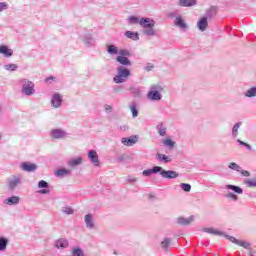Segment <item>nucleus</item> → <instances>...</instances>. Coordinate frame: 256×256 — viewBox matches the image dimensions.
I'll return each instance as SVG.
<instances>
[{
    "instance_id": "obj_1",
    "label": "nucleus",
    "mask_w": 256,
    "mask_h": 256,
    "mask_svg": "<svg viewBox=\"0 0 256 256\" xmlns=\"http://www.w3.org/2000/svg\"><path fill=\"white\" fill-rule=\"evenodd\" d=\"M202 231L204 233H208L210 235H216L218 237H225V239H227L231 243H234V245H238V247H243V249H249V247H250L249 242H247L245 240H239L233 236H229V235L225 234V232L219 231L215 228H203Z\"/></svg>"
},
{
    "instance_id": "obj_2",
    "label": "nucleus",
    "mask_w": 256,
    "mask_h": 256,
    "mask_svg": "<svg viewBox=\"0 0 256 256\" xmlns=\"http://www.w3.org/2000/svg\"><path fill=\"white\" fill-rule=\"evenodd\" d=\"M140 27H142V33L146 37H155L157 32L155 31V20L153 18L142 17L139 21Z\"/></svg>"
},
{
    "instance_id": "obj_3",
    "label": "nucleus",
    "mask_w": 256,
    "mask_h": 256,
    "mask_svg": "<svg viewBox=\"0 0 256 256\" xmlns=\"http://www.w3.org/2000/svg\"><path fill=\"white\" fill-rule=\"evenodd\" d=\"M131 76V70L124 66H119L117 68V75L113 77L114 83L121 84L125 83L127 79Z\"/></svg>"
},
{
    "instance_id": "obj_4",
    "label": "nucleus",
    "mask_w": 256,
    "mask_h": 256,
    "mask_svg": "<svg viewBox=\"0 0 256 256\" xmlns=\"http://www.w3.org/2000/svg\"><path fill=\"white\" fill-rule=\"evenodd\" d=\"M20 85L22 95H25L26 97L35 95V83H33V81L29 79H22L20 81Z\"/></svg>"
},
{
    "instance_id": "obj_5",
    "label": "nucleus",
    "mask_w": 256,
    "mask_h": 256,
    "mask_svg": "<svg viewBox=\"0 0 256 256\" xmlns=\"http://www.w3.org/2000/svg\"><path fill=\"white\" fill-rule=\"evenodd\" d=\"M163 91V88L161 85H153L150 88V91L147 94V98L150 101H161L163 99V95H161V92Z\"/></svg>"
},
{
    "instance_id": "obj_6",
    "label": "nucleus",
    "mask_w": 256,
    "mask_h": 256,
    "mask_svg": "<svg viewBox=\"0 0 256 256\" xmlns=\"http://www.w3.org/2000/svg\"><path fill=\"white\" fill-rule=\"evenodd\" d=\"M20 185H23V178L21 175H12L7 180V187L9 191H15Z\"/></svg>"
},
{
    "instance_id": "obj_7",
    "label": "nucleus",
    "mask_w": 256,
    "mask_h": 256,
    "mask_svg": "<svg viewBox=\"0 0 256 256\" xmlns=\"http://www.w3.org/2000/svg\"><path fill=\"white\" fill-rule=\"evenodd\" d=\"M228 167L232 171H237L238 173H241V175L243 177H250V175H251V173L249 171L244 170L243 168H241V166H239V164H237L235 162L229 163Z\"/></svg>"
},
{
    "instance_id": "obj_8",
    "label": "nucleus",
    "mask_w": 256,
    "mask_h": 256,
    "mask_svg": "<svg viewBox=\"0 0 256 256\" xmlns=\"http://www.w3.org/2000/svg\"><path fill=\"white\" fill-rule=\"evenodd\" d=\"M51 105L54 109H59L63 105V96L59 93H54L51 99Z\"/></svg>"
},
{
    "instance_id": "obj_9",
    "label": "nucleus",
    "mask_w": 256,
    "mask_h": 256,
    "mask_svg": "<svg viewBox=\"0 0 256 256\" xmlns=\"http://www.w3.org/2000/svg\"><path fill=\"white\" fill-rule=\"evenodd\" d=\"M50 136L52 139H65V137H67V132L63 129L56 128L50 131Z\"/></svg>"
},
{
    "instance_id": "obj_10",
    "label": "nucleus",
    "mask_w": 256,
    "mask_h": 256,
    "mask_svg": "<svg viewBox=\"0 0 256 256\" xmlns=\"http://www.w3.org/2000/svg\"><path fill=\"white\" fill-rule=\"evenodd\" d=\"M88 159L90 160V162L92 163V165L94 167H99V165H101V163L99 161V155L97 154V151H95V150L88 151Z\"/></svg>"
},
{
    "instance_id": "obj_11",
    "label": "nucleus",
    "mask_w": 256,
    "mask_h": 256,
    "mask_svg": "<svg viewBox=\"0 0 256 256\" xmlns=\"http://www.w3.org/2000/svg\"><path fill=\"white\" fill-rule=\"evenodd\" d=\"M38 188L41 189L38 191L40 195H49V193H51V191L49 190V183L45 180H40L38 182Z\"/></svg>"
},
{
    "instance_id": "obj_12",
    "label": "nucleus",
    "mask_w": 256,
    "mask_h": 256,
    "mask_svg": "<svg viewBox=\"0 0 256 256\" xmlns=\"http://www.w3.org/2000/svg\"><path fill=\"white\" fill-rule=\"evenodd\" d=\"M174 25L182 31H187V29H189V26L187 25V23H185V20L181 16L175 17Z\"/></svg>"
},
{
    "instance_id": "obj_13",
    "label": "nucleus",
    "mask_w": 256,
    "mask_h": 256,
    "mask_svg": "<svg viewBox=\"0 0 256 256\" xmlns=\"http://www.w3.org/2000/svg\"><path fill=\"white\" fill-rule=\"evenodd\" d=\"M20 169L26 171V173H33V171H37V165L30 162H23L20 165Z\"/></svg>"
},
{
    "instance_id": "obj_14",
    "label": "nucleus",
    "mask_w": 256,
    "mask_h": 256,
    "mask_svg": "<svg viewBox=\"0 0 256 256\" xmlns=\"http://www.w3.org/2000/svg\"><path fill=\"white\" fill-rule=\"evenodd\" d=\"M82 41L85 47H93L95 45V38L91 34H84Z\"/></svg>"
},
{
    "instance_id": "obj_15",
    "label": "nucleus",
    "mask_w": 256,
    "mask_h": 256,
    "mask_svg": "<svg viewBox=\"0 0 256 256\" xmlns=\"http://www.w3.org/2000/svg\"><path fill=\"white\" fill-rule=\"evenodd\" d=\"M179 177V173L174 170H164L162 171V178L163 179H177Z\"/></svg>"
},
{
    "instance_id": "obj_16",
    "label": "nucleus",
    "mask_w": 256,
    "mask_h": 256,
    "mask_svg": "<svg viewBox=\"0 0 256 256\" xmlns=\"http://www.w3.org/2000/svg\"><path fill=\"white\" fill-rule=\"evenodd\" d=\"M21 201V197L19 196H11L6 198L3 203L4 205H9V206H13V205H19Z\"/></svg>"
},
{
    "instance_id": "obj_17",
    "label": "nucleus",
    "mask_w": 256,
    "mask_h": 256,
    "mask_svg": "<svg viewBox=\"0 0 256 256\" xmlns=\"http://www.w3.org/2000/svg\"><path fill=\"white\" fill-rule=\"evenodd\" d=\"M0 55L3 57H13V49H10L7 45H0Z\"/></svg>"
},
{
    "instance_id": "obj_18",
    "label": "nucleus",
    "mask_w": 256,
    "mask_h": 256,
    "mask_svg": "<svg viewBox=\"0 0 256 256\" xmlns=\"http://www.w3.org/2000/svg\"><path fill=\"white\" fill-rule=\"evenodd\" d=\"M138 139L139 138L137 136L122 138L121 143H123L126 147H132V145H135V143H137Z\"/></svg>"
},
{
    "instance_id": "obj_19",
    "label": "nucleus",
    "mask_w": 256,
    "mask_h": 256,
    "mask_svg": "<svg viewBox=\"0 0 256 256\" xmlns=\"http://www.w3.org/2000/svg\"><path fill=\"white\" fill-rule=\"evenodd\" d=\"M84 222L87 229H93L95 227V221L93 220V214H86L84 216Z\"/></svg>"
},
{
    "instance_id": "obj_20",
    "label": "nucleus",
    "mask_w": 256,
    "mask_h": 256,
    "mask_svg": "<svg viewBox=\"0 0 256 256\" xmlns=\"http://www.w3.org/2000/svg\"><path fill=\"white\" fill-rule=\"evenodd\" d=\"M81 163H83V158L76 157V158L69 159L67 161V166L71 167L73 169L75 167H79V165H81Z\"/></svg>"
},
{
    "instance_id": "obj_21",
    "label": "nucleus",
    "mask_w": 256,
    "mask_h": 256,
    "mask_svg": "<svg viewBox=\"0 0 256 256\" xmlns=\"http://www.w3.org/2000/svg\"><path fill=\"white\" fill-rule=\"evenodd\" d=\"M116 62L122 65V67H131L132 63L131 60L127 57L123 56H117L116 57Z\"/></svg>"
},
{
    "instance_id": "obj_22",
    "label": "nucleus",
    "mask_w": 256,
    "mask_h": 256,
    "mask_svg": "<svg viewBox=\"0 0 256 256\" xmlns=\"http://www.w3.org/2000/svg\"><path fill=\"white\" fill-rule=\"evenodd\" d=\"M56 249H67L69 247V241L65 238H60L55 242Z\"/></svg>"
},
{
    "instance_id": "obj_23",
    "label": "nucleus",
    "mask_w": 256,
    "mask_h": 256,
    "mask_svg": "<svg viewBox=\"0 0 256 256\" xmlns=\"http://www.w3.org/2000/svg\"><path fill=\"white\" fill-rule=\"evenodd\" d=\"M208 25H209V23L207 22V17H202L197 22V27H198L199 31H202V32L207 31Z\"/></svg>"
},
{
    "instance_id": "obj_24",
    "label": "nucleus",
    "mask_w": 256,
    "mask_h": 256,
    "mask_svg": "<svg viewBox=\"0 0 256 256\" xmlns=\"http://www.w3.org/2000/svg\"><path fill=\"white\" fill-rule=\"evenodd\" d=\"M178 5L180 7H195L197 0H179Z\"/></svg>"
},
{
    "instance_id": "obj_25",
    "label": "nucleus",
    "mask_w": 256,
    "mask_h": 256,
    "mask_svg": "<svg viewBox=\"0 0 256 256\" xmlns=\"http://www.w3.org/2000/svg\"><path fill=\"white\" fill-rule=\"evenodd\" d=\"M124 36L127 39H131V41H139V32H134V31H126L124 33Z\"/></svg>"
},
{
    "instance_id": "obj_26",
    "label": "nucleus",
    "mask_w": 256,
    "mask_h": 256,
    "mask_svg": "<svg viewBox=\"0 0 256 256\" xmlns=\"http://www.w3.org/2000/svg\"><path fill=\"white\" fill-rule=\"evenodd\" d=\"M193 216H190L189 218H185V217H179L177 219V223L178 225H183V226H187V225H191V223H193Z\"/></svg>"
},
{
    "instance_id": "obj_27",
    "label": "nucleus",
    "mask_w": 256,
    "mask_h": 256,
    "mask_svg": "<svg viewBox=\"0 0 256 256\" xmlns=\"http://www.w3.org/2000/svg\"><path fill=\"white\" fill-rule=\"evenodd\" d=\"M225 189L233 191L237 195H243V188H241L239 186H235L233 184H228V185L225 186Z\"/></svg>"
},
{
    "instance_id": "obj_28",
    "label": "nucleus",
    "mask_w": 256,
    "mask_h": 256,
    "mask_svg": "<svg viewBox=\"0 0 256 256\" xmlns=\"http://www.w3.org/2000/svg\"><path fill=\"white\" fill-rule=\"evenodd\" d=\"M156 159L160 161V163H171L172 161L171 157L161 153L156 154Z\"/></svg>"
},
{
    "instance_id": "obj_29",
    "label": "nucleus",
    "mask_w": 256,
    "mask_h": 256,
    "mask_svg": "<svg viewBox=\"0 0 256 256\" xmlns=\"http://www.w3.org/2000/svg\"><path fill=\"white\" fill-rule=\"evenodd\" d=\"M156 129L158 131V135L160 137H166L167 136V127L163 123H160L156 126Z\"/></svg>"
},
{
    "instance_id": "obj_30",
    "label": "nucleus",
    "mask_w": 256,
    "mask_h": 256,
    "mask_svg": "<svg viewBox=\"0 0 256 256\" xmlns=\"http://www.w3.org/2000/svg\"><path fill=\"white\" fill-rule=\"evenodd\" d=\"M241 125H243V122H237L236 124H234V126L232 127V137L234 139H237L238 135H239V129L241 128Z\"/></svg>"
},
{
    "instance_id": "obj_31",
    "label": "nucleus",
    "mask_w": 256,
    "mask_h": 256,
    "mask_svg": "<svg viewBox=\"0 0 256 256\" xmlns=\"http://www.w3.org/2000/svg\"><path fill=\"white\" fill-rule=\"evenodd\" d=\"M56 177H65L67 175H71V170L66 168H60L55 172Z\"/></svg>"
},
{
    "instance_id": "obj_32",
    "label": "nucleus",
    "mask_w": 256,
    "mask_h": 256,
    "mask_svg": "<svg viewBox=\"0 0 256 256\" xmlns=\"http://www.w3.org/2000/svg\"><path fill=\"white\" fill-rule=\"evenodd\" d=\"M7 245H9V239L6 237H0V252L7 251Z\"/></svg>"
},
{
    "instance_id": "obj_33",
    "label": "nucleus",
    "mask_w": 256,
    "mask_h": 256,
    "mask_svg": "<svg viewBox=\"0 0 256 256\" xmlns=\"http://www.w3.org/2000/svg\"><path fill=\"white\" fill-rule=\"evenodd\" d=\"M217 15V7L211 6L207 11H206V18L207 19H213Z\"/></svg>"
},
{
    "instance_id": "obj_34",
    "label": "nucleus",
    "mask_w": 256,
    "mask_h": 256,
    "mask_svg": "<svg viewBox=\"0 0 256 256\" xmlns=\"http://www.w3.org/2000/svg\"><path fill=\"white\" fill-rule=\"evenodd\" d=\"M129 109L132 113L133 119L139 117V110L137 109V104L135 102H132L129 106Z\"/></svg>"
},
{
    "instance_id": "obj_35",
    "label": "nucleus",
    "mask_w": 256,
    "mask_h": 256,
    "mask_svg": "<svg viewBox=\"0 0 256 256\" xmlns=\"http://www.w3.org/2000/svg\"><path fill=\"white\" fill-rule=\"evenodd\" d=\"M107 53L109 55H117L119 54V48L113 44L107 46Z\"/></svg>"
},
{
    "instance_id": "obj_36",
    "label": "nucleus",
    "mask_w": 256,
    "mask_h": 256,
    "mask_svg": "<svg viewBox=\"0 0 256 256\" xmlns=\"http://www.w3.org/2000/svg\"><path fill=\"white\" fill-rule=\"evenodd\" d=\"M245 97L253 98L256 97V86L249 88L244 93Z\"/></svg>"
},
{
    "instance_id": "obj_37",
    "label": "nucleus",
    "mask_w": 256,
    "mask_h": 256,
    "mask_svg": "<svg viewBox=\"0 0 256 256\" xmlns=\"http://www.w3.org/2000/svg\"><path fill=\"white\" fill-rule=\"evenodd\" d=\"M72 256H85V252H83V249L79 247H73Z\"/></svg>"
},
{
    "instance_id": "obj_38",
    "label": "nucleus",
    "mask_w": 256,
    "mask_h": 256,
    "mask_svg": "<svg viewBox=\"0 0 256 256\" xmlns=\"http://www.w3.org/2000/svg\"><path fill=\"white\" fill-rule=\"evenodd\" d=\"M164 147H168L169 149H173L175 147V141L172 139H165L162 141Z\"/></svg>"
},
{
    "instance_id": "obj_39",
    "label": "nucleus",
    "mask_w": 256,
    "mask_h": 256,
    "mask_svg": "<svg viewBox=\"0 0 256 256\" xmlns=\"http://www.w3.org/2000/svg\"><path fill=\"white\" fill-rule=\"evenodd\" d=\"M118 57H131V51L128 49H120L118 50Z\"/></svg>"
},
{
    "instance_id": "obj_40",
    "label": "nucleus",
    "mask_w": 256,
    "mask_h": 256,
    "mask_svg": "<svg viewBox=\"0 0 256 256\" xmlns=\"http://www.w3.org/2000/svg\"><path fill=\"white\" fill-rule=\"evenodd\" d=\"M4 69L5 71H17V69H19V66L17 64L10 63L4 65Z\"/></svg>"
},
{
    "instance_id": "obj_41",
    "label": "nucleus",
    "mask_w": 256,
    "mask_h": 256,
    "mask_svg": "<svg viewBox=\"0 0 256 256\" xmlns=\"http://www.w3.org/2000/svg\"><path fill=\"white\" fill-rule=\"evenodd\" d=\"M169 245H171V238H165L161 242V247L162 249H164V251H167V249H169Z\"/></svg>"
},
{
    "instance_id": "obj_42",
    "label": "nucleus",
    "mask_w": 256,
    "mask_h": 256,
    "mask_svg": "<svg viewBox=\"0 0 256 256\" xmlns=\"http://www.w3.org/2000/svg\"><path fill=\"white\" fill-rule=\"evenodd\" d=\"M62 213H65V215H73V213H75V210H73V208H71L70 206H64L61 209Z\"/></svg>"
},
{
    "instance_id": "obj_43",
    "label": "nucleus",
    "mask_w": 256,
    "mask_h": 256,
    "mask_svg": "<svg viewBox=\"0 0 256 256\" xmlns=\"http://www.w3.org/2000/svg\"><path fill=\"white\" fill-rule=\"evenodd\" d=\"M140 21L141 19H139L137 16H130L128 18V23H130V25H137Z\"/></svg>"
},
{
    "instance_id": "obj_44",
    "label": "nucleus",
    "mask_w": 256,
    "mask_h": 256,
    "mask_svg": "<svg viewBox=\"0 0 256 256\" xmlns=\"http://www.w3.org/2000/svg\"><path fill=\"white\" fill-rule=\"evenodd\" d=\"M226 199H232L233 201H239V197L237 196V194L233 193V192H228L225 195Z\"/></svg>"
},
{
    "instance_id": "obj_45",
    "label": "nucleus",
    "mask_w": 256,
    "mask_h": 256,
    "mask_svg": "<svg viewBox=\"0 0 256 256\" xmlns=\"http://www.w3.org/2000/svg\"><path fill=\"white\" fill-rule=\"evenodd\" d=\"M180 187L185 193H189L191 191V184L181 183Z\"/></svg>"
},
{
    "instance_id": "obj_46",
    "label": "nucleus",
    "mask_w": 256,
    "mask_h": 256,
    "mask_svg": "<svg viewBox=\"0 0 256 256\" xmlns=\"http://www.w3.org/2000/svg\"><path fill=\"white\" fill-rule=\"evenodd\" d=\"M165 169H163V167L161 166H154L152 168V174L156 175V173H160V175L162 176V171H164Z\"/></svg>"
},
{
    "instance_id": "obj_47",
    "label": "nucleus",
    "mask_w": 256,
    "mask_h": 256,
    "mask_svg": "<svg viewBox=\"0 0 256 256\" xmlns=\"http://www.w3.org/2000/svg\"><path fill=\"white\" fill-rule=\"evenodd\" d=\"M7 9H9V4L7 2H0V13L7 11Z\"/></svg>"
},
{
    "instance_id": "obj_48",
    "label": "nucleus",
    "mask_w": 256,
    "mask_h": 256,
    "mask_svg": "<svg viewBox=\"0 0 256 256\" xmlns=\"http://www.w3.org/2000/svg\"><path fill=\"white\" fill-rule=\"evenodd\" d=\"M245 185H247V187H256V179L246 180Z\"/></svg>"
},
{
    "instance_id": "obj_49",
    "label": "nucleus",
    "mask_w": 256,
    "mask_h": 256,
    "mask_svg": "<svg viewBox=\"0 0 256 256\" xmlns=\"http://www.w3.org/2000/svg\"><path fill=\"white\" fill-rule=\"evenodd\" d=\"M142 175H143L144 177H151V175H153V170H152V168H151V169H146V170H144V171L142 172Z\"/></svg>"
},
{
    "instance_id": "obj_50",
    "label": "nucleus",
    "mask_w": 256,
    "mask_h": 256,
    "mask_svg": "<svg viewBox=\"0 0 256 256\" xmlns=\"http://www.w3.org/2000/svg\"><path fill=\"white\" fill-rule=\"evenodd\" d=\"M153 69H155V65L148 63L145 67H144V71H153Z\"/></svg>"
},
{
    "instance_id": "obj_51",
    "label": "nucleus",
    "mask_w": 256,
    "mask_h": 256,
    "mask_svg": "<svg viewBox=\"0 0 256 256\" xmlns=\"http://www.w3.org/2000/svg\"><path fill=\"white\" fill-rule=\"evenodd\" d=\"M55 76H50L48 78L45 79V83H53V81H55Z\"/></svg>"
},
{
    "instance_id": "obj_52",
    "label": "nucleus",
    "mask_w": 256,
    "mask_h": 256,
    "mask_svg": "<svg viewBox=\"0 0 256 256\" xmlns=\"http://www.w3.org/2000/svg\"><path fill=\"white\" fill-rule=\"evenodd\" d=\"M249 247L248 248H244V249H247V251H249V255L250 256H255V251H253L252 249H251V243H249Z\"/></svg>"
},
{
    "instance_id": "obj_53",
    "label": "nucleus",
    "mask_w": 256,
    "mask_h": 256,
    "mask_svg": "<svg viewBox=\"0 0 256 256\" xmlns=\"http://www.w3.org/2000/svg\"><path fill=\"white\" fill-rule=\"evenodd\" d=\"M236 141H237V143H238L239 145H241L242 147H245V145H247L246 142H244V141H242V140H240V139H237Z\"/></svg>"
},
{
    "instance_id": "obj_54",
    "label": "nucleus",
    "mask_w": 256,
    "mask_h": 256,
    "mask_svg": "<svg viewBox=\"0 0 256 256\" xmlns=\"http://www.w3.org/2000/svg\"><path fill=\"white\" fill-rule=\"evenodd\" d=\"M113 109L111 105H105V111H111Z\"/></svg>"
},
{
    "instance_id": "obj_55",
    "label": "nucleus",
    "mask_w": 256,
    "mask_h": 256,
    "mask_svg": "<svg viewBox=\"0 0 256 256\" xmlns=\"http://www.w3.org/2000/svg\"><path fill=\"white\" fill-rule=\"evenodd\" d=\"M128 181H130L131 183H135V181H137L136 178H128Z\"/></svg>"
},
{
    "instance_id": "obj_56",
    "label": "nucleus",
    "mask_w": 256,
    "mask_h": 256,
    "mask_svg": "<svg viewBox=\"0 0 256 256\" xmlns=\"http://www.w3.org/2000/svg\"><path fill=\"white\" fill-rule=\"evenodd\" d=\"M244 147H246V149H247L248 151H251V145H249V144L246 143V145H245Z\"/></svg>"
},
{
    "instance_id": "obj_57",
    "label": "nucleus",
    "mask_w": 256,
    "mask_h": 256,
    "mask_svg": "<svg viewBox=\"0 0 256 256\" xmlns=\"http://www.w3.org/2000/svg\"><path fill=\"white\" fill-rule=\"evenodd\" d=\"M117 161L121 162V161H123V158H118Z\"/></svg>"
},
{
    "instance_id": "obj_58",
    "label": "nucleus",
    "mask_w": 256,
    "mask_h": 256,
    "mask_svg": "<svg viewBox=\"0 0 256 256\" xmlns=\"http://www.w3.org/2000/svg\"><path fill=\"white\" fill-rule=\"evenodd\" d=\"M150 197H153V195L150 194Z\"/></svg>"
}]
</instances>
